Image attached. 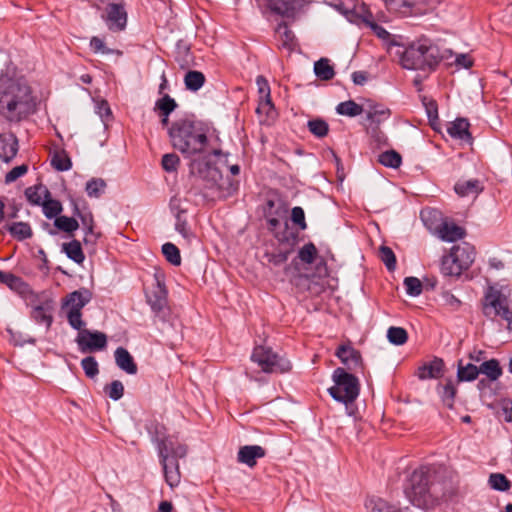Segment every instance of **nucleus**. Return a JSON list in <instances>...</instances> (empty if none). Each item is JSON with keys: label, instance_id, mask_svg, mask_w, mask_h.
Masks as SVG:
<instances>
[{"label": "nucleus", "instance_id": "nucleus-1", "mask_svg": "<svg viewBox=\"0 0 512 512\" xmlns=\"http://www.w3.org/2000/svg\"><path fill=\"white\" fill-rule=\"evenodd\" d=\"M172 146L185 158L202 157L207 152V129L198 121L190 118L178 119L168 131Z\"/></svg>", "mask_w": 512, "mask_h": 512}, {"label": "nucleus", "instance_id": "nucleus-2", "mask_svg": "<svg viewBox=\"0 0 512 512\" xmlns=\"http://www.w3.org/2000/svg\"><path fill=\"white\" fill-rule=\"evenodd\" d=\"M33 108L30 87L13 78L0 79V112L9 121H19Z\"/></svg>", "mask_w": 512, "mask_h": 512}, {"label": "nucleus", "instance_id": "nucleus-3", "mask_svg": "<svg viewBox=\"0 0 512 512\" xmlns=\"http://www.w3.org/2000/svg\"><path fill=\"white\" fill-rule=\"evenodd\" d=\"M397 53L400 55V64L408 70H432L442 58L439 48L428 39L414 42Z\"/></svg>", "mask_w": 512, "mask_h": 512}, {"label": "nucleus", "instance_id": "nucleus-4", "mask_svg": "<svg viewBox=\"0 0 512 512\" xmlns=\"http://www.w3.org/2000/svg\"><path fill=\"white\" fill-rule=\"evenodd\" d=\"M511 291L507 286L488 285L481 300L483 315L488 319L504 318L511 314Z\"/></svg>", "mask_w": 512, "mask_h": 512}, {"label": "nucleus", "instance_id": "nucleus-5", "mask_svg": "<svg viewBox=\"0 0 512 512\" xmlns=\"http://www.w3.org/2000/svg\"><path fill=\"white\" fill-rule=\"evenodd\" d=\"M429 483L430 475L427 468L421 467L413 471L404 487V494L412 505L427 508L433 504Z\"/></svg>", "mask_w": 512, "mask_h": 512}, {"label": "nucleus", "instance_id": "nucleus-6", "mask_svg": "<svg viewBox=\"0 0 512 512\" xmlns=\"http://www.w3.org/2000/svg\"><path fill=\"white\" fill-rule=\"evenodd\" d=\"M332 380L334 385L328 389V392L335 401L347 407L358 398L360 383L355 375L338 367L332 373Z\"/></svg>", "mask_w": 512, "mask_h": 512}, {"label": "nucleus", "instance_id": "nucleus-7", "mask_svg": "<svg viewBox=\"0 0 512 512\" xmlns=\"http://www.w3.org/2000/svg\"><path fill=\"white\" fill-rule=\"evenodd\" d=\"M239 183L229 177H223L216 167L208 166L204 176V196L211 200H221L232 196Z\"/></svg>", "mask_w": 512, "mask_h": 512}, {"label": "nucleus", "instance_id": "nucleus-8", "mask_svg": "<svg viewBox=\"0 0 512 512\" xmlns=\"http://www.w3.org/2000/svg\"><path fill=\"white\" fill-rule=\"evenodd\" d=\"M92 299V293L87 288L75 290L66 295L62 300V309L66 310V317L69 325L73 329H80L86 326L82 319V308Z\"/></svg>", "mask_w": 512, "mask_h": 512}, {"label": "nucleus", "instance_id": "nucleus-9", "mask_svg": "<svg viewBox=\"0 0 512 512\" xmlns=\"http://www.w3.org/2000/svg\"><path fill=\"white\" fill-rule=\"evenodd\" d=\"M251 360L257 363L265 373H287L291 370V362L284 356L265 346L255 347Z\"/></svg>", "mask_w": 512, "mask_h": 512}, {"label": "nucleus", "instance_id": "nucleus-10", "mask_svg": "<svg viewBox=\"0 0 512 512\" xmlns=\"http://www.w3.org/2000/svg\"><path fill=\"white\" fill-rule=\"evenodd\" d=\"M157 450L166 483L172 488L176 487L180 483L181 474L178 461H176V459H170L168 441L157 440Z\"/></svg>", "mask_w": 512, "mask_h": 512}, {"label": "nucleus", "instance_id": "nucleus-11", "mask_svg": "<svg viewBox=\"0 0 512 512\" xmlns=\"http://www.w3.org/2000/svg\"><path fill=\"white\" fill-rule=\"evenodd\" d=\"M76 330L78 331V335L75 341L82 353L100 351L106 348L107 336L105 333L97 330L91 331L85 329V327Z\"/></svg>", "mask_w": 512, "mask_h": 512}, {"label": "nucleus", "instance_id": "nucleus-12", "mask_svg": "<svg viewBox=\"0 0 512 512\" xmlns=\"http://www.w3.org/2000/svg\"><path fill=\"white\" fill-rule=\"evenodd\" d=\"M275 237L280 244L289 245L290 249H277L273 251H266L264 254V258L269 264L273 266H281L288 260V257L292 252L293 247L297 244L298 234L294 232L285 231L284 233L276 234Z\"/></svg>", "mask_w": 512, "mask_h": 512}, {"label": "nucleus", "instance_id": "nucleus-13", "mask_svg": "<svg viewBox=\"0 0 512 512\" xmlns=\"http://www.w3.org/2000/svg\"><path fill=\"white\" fill-rule=\"evenodd\" d=\"M106 23L110 30H124L127 24V12L122 4L110 3L106 8Z\"/></svg>", "mask_w": 512, "mask_h": 512}, {"label": "nucleus", "instance_id": "nucleus-14", "mask_svg": "<svg viewBox=\"0 0 512 512\" xmlns=\"http://www.w3.org/2000/svg\"><path fill=\"white\" fill-rule=\"evenodd\" d=\"M267 7L275 14L293 18L302 8V0H266Z\"/></svg>", "mask_w": 512, "mask_h": 512}, {"label": "nucleus", "instance_id": "nucleus-15", "mask_svg": "<svg viewBox=\"0 0 512 512\" xmlns=\"http://www.w3.org/2000/svg\"><path fill=\"white\" fill-rule=\"evenodd\" d=\"M336 356L348 370L357 371L362 368L361 354L351 346L341 345L336 351Z\"/></svg>", "mask_w": 512, "mask_h": 512}, {"label": "nucleus", "instance_id": "nucleus-16", "mask_svg": "<svg viewBox=\"0 0 512 512\" xmlns=\"http://www.w3.org/2000/svg\"><path fill=\"white\" fill-rule=\"evenodd\" d=\"M450 255L460 267L467 270L475 260V249L470 244L464 242L461 245L454 246L451 249Z\"/></svg>", "mask_w": 512, "mask_h": 512}, {"label": "nucleus", "instance_id": "nucleus-17", "mask_svg": "<svg viewBox=\"0 0 512 512\" xmlns=\"http://www.w3.org/2000/svg\"><path fill=\"white\" fill-rule=\"evenodd\" d=\"M265 455L266 451L263 447L259 445H245L240 447L237 461L252 468L256 465L257 459L263 458Z\"/></svg>", "mask_w": 512, "mask_h": 512}, {"label": "nucleus", "instance_id": "nucleus-18", "mask_svg": "<svg viewBox=\"0 0 512 512\" xmlns=\"http://www.w3.org/2000/svg\"><path fill=\"white\" fill-rule=\"evenodd\" d=\"M444 374V361L435 357L430 362L424 363L418 368L417 376L420 380L438 379Z\"/></svg>", "mask_w": 512, "mask_h": 512}, {"label": "nucleus", "instance_id": "nucleus-19", "mask_svg": "<svg viewBox=\"0 0 512 512\" xmlns=\"http://www.w3.org/2000/svg\"><path fill=\"white\" fill-rule=\"evenodd\" d=\"M147 302L155 313L161 312L167 305V291L159 282L146 294Z\"/></svg>", "mask_w": 512, "mask_h": 512}, {"label": "nucleus", "instance_id": "nucleus-20", "mask_svg": "<svg viewBox=\"0 0 512 512\" xmlns=\"http://www.w3.org/2000/svg\"><path fill=\"white\" fill-rule=\"evenodd\" d=\"M391 112L388 108H384L381 105H374L369 108L366 114L367 120L371 124H375V127L371 128V134L373 136H377L378 141H380V132L378 131V126L388 120L390 117Z\"/></svg>", "mask_w": 512, "mask_h": 512}, {"label": "nucleus", "instance_id": "nucleus-21", "mask_svg": "<svg viewBox=\"0 0 512 512\" xmlns=\"http://www.w3.org/2000/svg\"><path fill=\"white\" fill-rule=\"evenodd\" d=\"M256 84L260 95V102L256 111L258 113L264 111L266 114H269V111L273 110L274 106L271 101L270 86L268 81L263 76H258L256 79Z\"/></svg>", "mask_w": 512, "mask_h": 512}, {"label": "nucleus", "instance_id": "nucleus-22", "mask_svg": "<svg viewBox=\"0 0 512 512\" xmlns=\"http://www.w3.org/2000/svg\"><path fill=\"white\" fill-rule=\"evenodd\" d=\"M115 362L117 366L125 371L127 374L134 375L137 373L138 368L132 355L129 351L123 347H118L115 352Z\"/></svg>", "mask_w": 512, "mask_h": 512}, {"label": "nucleus", "instance_id": "nucleus-23", "mask_svg": "<svg viewBox=\"0 0 512 512\" xmlns=\"http://www.w3.org/2000/svg\"><path fill=\"white\" fill-rule=\"evenodd\" d=\"M469 126L470 124L467 119L457 118L449 125L447 132L454 139L470 142L472 137L469 132Z\"/></svg>", "mask_w": 512, "mask_h": 512}, {"label": "nucleus", "instance_id": "nucleus-24", "mask_svg": "<svg viewBox=\"0 0 512 512\" xmlns=\"http://www.w3.org/2000/svg\"><path fill=\"white\" fill-rule=\"evenodd\" d=\"M18 141L10 135H0V159L4 162H10L17 154Z\"/></svg>", "mask_w": 512, "mask_h": 512}, {"label": "nucleus", "instance_id": "nucleus-25", "mask_svg": "<svg viewBox=\"0 0 512 512\" xmlns=\"http://www.w3.org/2000/svg\"><path fill=\"white\" fill-rule=\"evenodd\" d=\"M454 190L460 197L477 196L483 191L481 182L477 179H471L466 181H458Z\"/></svg>", "mask_w": 512, "mask_h": 512}, {"label": "nucleus", "instance_id": "nucleus-26", "mask_svg": "<svg viewBox=\"0 0 512 512\" xmlns=\"http://www.w3.org/2000/svg\"><path fill=\"white\" fill-rule=\"evenodd\" d=\"M466 232L464 228L454 223H443L439 229L440 238L446 242H455L464 238Z\"/></svg>", "mask_w": 512, "mask_h": 512}, {"label": "nucleus", "instance_id": "nucleus-27", "mask_svg": "<svg viewBox=\"0 0 512 512\" xmlns=\"http://www.w3.org/2000/svg\"><path fill=\"white\" fill-rule=\"evenodd\" d=\"M437 393L445 407L453 409L457 389L452 380H448L446 384L437 385Z\"/></svg>", "mask_w": 512, "mask_h": 512}, {"label": "nucleus", "instance_id": "nucleus-28", "mask_svg": "<svg viewBox=\"0 0 512 512\" xmlns=\"http://www.w3.org/2000/svg\"><path fill=\"white\" fill-rule=\"evenodd\" d=\"M25 196L32 205H42L44 199L50 197V192L46 186L39 184L26 188Z\"/></svg>", "mask_w": 512, "mask_h": 512}, {"label": "nucleus", "instance_id": "nucleus-29", "mask_svg": "<svg viewBox=\"0 0 512 512\" xmlns=\"http://www.w3.org/2000/svg\"><path fill=\"white\" fill-rule=\"evenodd\" d=\"M62 251L66 256L77 264H82L85 260V255L81 247L80 241L73 239L70 242L62 244Z\"/></svg>", "mask_w": 512, "mask_h": 512}, {"label": "nucleus", "instance_id": "nucleus-30", "mask_svg": "<svg viewBox=\"0 0 512 512\" xmlns=\"http://www.w3.org/2000/svg\"><path fill=\"white\" fill-rule=\"evenodd\" d=\"M6 229L11 236L18 241H23L32 237L31 226L26 222H13L11 224H7Z\"/></svg>", "mask_w": 512, "mask_h": 512}, {"label": "nucleus", "instance_id": "nucleus-31", "mask_svg": "<svg viewBox=\"0 0 512 512\" xmlns=\"http://www.w3.org/2000/svg\"><path fill=\"white\" fill-rule=\"evenodd\" d=\"M484 374L490 381L498 380L503 371L497 359H490L479 366V374Z\"/></svg>", "mask_w": 512, "mask_h": 512}, {"label": "nucleus", "instance_id": "nucleus-32", "mask_svg": "<svg viewBox=\"0 0 512 512\" xmlns=\"http://www.w3.org/2000/svg\"><path fill=\"white\" fill-rule=\"evenodd\" d=\"M276 33L279 36L280 45L289 51L293 50L295 46V35L288 28L285 22H281L277 25Z\"/></svg>", "mask_w": 512, "mask_h": 512}, {"label": "nucleus", "instance_id": "nucleus-33", "mask_svg": "<svg viewBox=\"0 0 512 512\" xmlns=\"http://www.w3.org/2000/svg\"><path fill=\"white\" fill-rule=\"evenodd\" d=\"M314 73L322 81H329L335 76L334 67L327 58H321L314 63Z\"/></svg>", "mask_w": 512, "mask_h": 512}, {"label": "nucleus", "instance_id": "nucleus-34", "mask_svg": "<svg viewBox=\"0 0 512 512\" xmlns=\"http://www.w3.org/2000/svg\"><path fill=\"white\" fill-rule=\"evenodd\" d=\"M479 375V367L472 363L463 365L462 360L458 362L457 378L460 382H470L475 380Z\"/></svg>", "mask_w": 512, "mask_h": 512}, {"label": "nucleus", "instance_id": "nucleus-35", "mask_svg": "<svg viewBox=\"0 0 512 512\" xmlns=\"http://www.w3.org/2000/svg\"><path fill=\"white\" fill-rule=\"evenodd\" d=\"M184 83L186 89L196 92L204 85L205 76L200 71L190 70L185 74Z\"/></svg>", "mask_w": 512, "mask_h": 512}, {"label": "nucleus", "instance_id": "nucleus-36", "mask_svg": "<svg viewBox=\"0 0 512 512\" xmlns=\"http://www.w3.org/2000/svg\"><path fill=\"white\" fill-rule=\"evenodd\" d=\"M32 318L38 324H44L49 329L53 322V317L50 308L44 305H37L33 308L31 313Z\"/></svg>", "mask_w": 512, "mask_h": 512}, {"label": "nucleus", "instance_id": "nucleus-37", "mask_svg": "<svg viewBox=\"0 0 512 512\" xmlns=\"http://www.w3.org/2000/svg\"><path fill=\"white\" fill-rule=\"evenodd\" d=\"M317 258L318 250L312 242L306 243L299 249L297 254V259L303 264H313Z\"/></svg>", "mask_w": 512, "mask_h": 512}, {"label": "nucleus", "instance_id": "nucleus-38", "mask_svg": "<svg viewBox=\"0 0 512 512\" xmlns=\"http://www.w3.org/2000/svg\"><path fill=\"white\" fill-rule=\"evenodd\" d=\"M336 112L340 115L355 117L363 112V107L353 100L339 103L336 106Z\"/></svg>", "mask_w": 512, "mask_h": 512}, {"label": "nucleus", "instance_id": "nucleus-39", "mask_svg": "<svg viewBox=\"0 0 512 512\" xmlns=\"http://www.w3.org/2000/svg\"><path fill=\"white\" fill-rule=\"evenodd\" d=\"M464 269L456 263L451 255L444 256L441 261V272L445 276H460Z\"/></svg>", "mask_w": 512, "mask_h": 512}, {"label": "nucleus", "instance_id": "nucleus-40", "mask_svg": "<svg viewBox=\"0 0 512 512\" xmlns=\"http://www.w3.org/2000/svg\"><path fill=\"white\" fill-rule=\"evenodd\" d=\"M388 341L397 346L404 345L408 340V333L402 327L391 326L387 330Z\"/></svg>", "mask_w": 512, "mask_h": 512}, {"label": "nucleus", "instance_id": "nucleus-41", "mask_svg": "<svg viewBox=\"0 0 512 512\" xmlns=\"http://www.w3.org/2000/svg\"><path fill=\"white\" fill-rule=\"evenodd\" d=\"M106 188V182L102 178H92L86 183L85 191L91 198L100 197Z\"/></svg>", "mask_w": 512, "mask_h": 512}, {"label": "nucleus", "instance_id": "nucleus-42", "mask_svg": "<svg viewBox=\"0 0 512 512\" xmlns=\"http://www.w3.org/2000/svg\"><path fill=\"white\" fill-rule=\"evenodd\" d=\"M54 225L59 230L72 234L79 228L78 221L73 217L58 216L55 218Z\"/></svg>", "mask_w": 512, "mask_h": 512}, {"label": "nucleus", "instance_id": "nucleus-43", "mask_svg": "<svg viewBox=\"0 0 512 512\" xmlns=\"http://www.w3.org/2000/svg\"><path fill=\"white\" fill-rule=\"evenodd\" d=\"M51 165L54 169L57 171H67L71 169L72 162L70 157L66 154L65 151H60L54 153L52 159H51Z\"/></svg>", "mask_w": 512, "mask_h": 512}, {"label": "nucleus", "instance_id": "nucleus-44", "mask_svg": "<svg viewBox=\"0 0 512 512\" xmlns=\"http://www.w3.org/2000/svg\"><path fill=\"white\" fill-rule=\"evenodd\" d=\"M378 161L389 168H398L401 165V155L395 150H389L379 155Z\"/></svg>", "mask_w": 512, "mask_h": 512}, {"label": "nucleus", "instance_id": "nucleus-45", "mask_svg": "<svg viewBox=\"0 0 512 512\" xmlns=\"http://www.w3.org/2000/svg\"><path fill=\"white\" fill-rule=\"evenodd\" d=\"M43 213L48 219L56 218L62 211V204L55 199L48 197L44 199L42 205Z\"/></svg>", "mask_w": 512, "mask_h": 512}, {"label": "nucleus", "instance_id": "nucleus-46", "mask_svg": "<svg viewBox=\"0 0 512 512\" xmlns=\"http://www.w3.org/2000/svg\"><path fill=\"white\" fill-rule=\"evenodd\" d=\"M162 253L164 254L166 260L172 265L178 266L181 264L180 251L173 243L167 242L163 244Z\"/></svg>", "mask_w": 512, "mask_h": 512}, {"label": "nucleus", "instance_id": "nucleus-47", "mask_svg": "<svg viewBox=\"0 0 512 512\" xmlns=\"http://www.w3.org/2000/svg\"><path fill=\"white\" fill-rule=\"evenodd\" d=\"M309 131L318 138H323L328 134L329 125L323 119H313L308 121Z\"/></svg>", "mask_w": 512, "mask_h": 512}, {"label": "nucleus", "instance_id": "nucleus-48", "mask_svg": "<svg viewBox=\"0 0 512 512\" xmlns=\"http://www.w3.org/2000/svg\"><path fill=\"white\" fill-rule=\"evenodd\" d=\"M488 482L490 487L497 491H507L511 487L510 481L501 473H492Z\"/></svg>", "mask_w": 512, "mask_h": 512}, {"label": "nucleus", "instance_id": "nucleus-49", "mask_svg": "<svg viewBox=\"0 0 512 512\" xmlns=\"http://www.w3.org/2000/svg\"><path fill=\"white\" fill-rule=\"evenodd\" d=\"M177 107L176 101L168 94L157 100L156 108L160 110L161 116H169Z\"/></svg>", "mask_w": 512, "mask_h": 512}, {"label": "nucleus", "instance_id": "nucleus-50", "mask_svg": "<svg viewBox=\"0 0 512 512\" xmlns=\"http://www.w3.org/2000/svg\"><path fill=\"white\" fill-rule=\"evenodd\" d=\"M365 507L368 512H402L401 510L392 509L382 499H369L366 501Z\"/></svg>", "mask_w": 512, "mask_h": 512}, {"label": "nucleus", "instance_id": "nucleus-51", "mask_svg": "<svg viewBox=\"0 0 512 512\" xmlns=\"http://www.w3.org/2000/svg\"><path fill=\"white\" fill-rule=\"evenodd\" d=\"M367 25L372 29V31L375 33L377 37L380 39L387 41L389 45L399 46V44L395 41L394 38H392L391 34L383 28L381 25L373 22V21H366Z\"/></svg>", "mask_w": 512, "mask_h": 512}, {"label": "nucleus", "instance_id": "nucleus-52", "mask_svg": "<svg viewBox=\"0 0 512 512\" xmlns=\"http://www.w3.org/2000/svg\"><path fill=\"white\" fill-rule=\"evenodd\" d=\"M104 391L110 399L117 401L124 395V386L121 381L114 380L109 385L105 386Z\"/></svg>", "mask_w": 512, "mask_h": 512}, {"label": "nucleus", "instance_id": "nucleus-53", "mask_svg": "<svg viewBox=\"0 0 512 512\" xmlns=\"http://www.w3.org/2000/svg\"><path fill=\"white\" fill-rule=\"evenodd\" d=\"M81 367L85 372V375L89 378H94L99 373V365L93 356H87L82 359Z\"/></svg>", "mask_w": 512, "mask_h": 512}, {"label": "nucleus", "instance_id": "nucleus-54", "mask_svg": "<svg viewBox=\"0 0 512 512\" xmlns=\"http://www.w3.org/2000/svg\"><path fill=\"white\" fill-rule=\"evenodd\" d=\"M380 258L389 271H393L396 267V256L393 250L385 245H382L379 250Z\"/></svg>", "mask_w": 512, "mask_h": 512}, {"label": "nucleus", "instance_id": "nucleus-55", "mask_svg": "<svg viewBox=\"0 0 512 512\" xmlns=\"http://www.w3.org/2000/svg\"><path fill=\"white\" fill-rule=\"evenodd\" d=\"M162 440L168 441V453L170 455V459H178L184 458L187 454V447L184 444L178 443L174 444V442L169 438H163Z\"/></svg>", "mask_w": 512, "mask_h": 512}, {"label": "nucleus", "instance_id": "nucleus-56", "mask_svg": "<svg viewBox=\"0 0 512 512\" xmlns=\"http://www.w3.org/2000/svg\"><path fill=\"white\" fill-rule=\"evenodd\" d=\"M404 286L409 296L416 297L422 293V283L416 277H406L404 279Z\"/></svg>", "mask_w": 512, "mask_h": 512}, {"label": "nucleus", "instance_id": "nucleus-57", "mask_svg": "<svg viewBox=\"0 0 512 512\" xmlns=\"http://www.w3.org/2000/svg\"><path fill=\"white\" fill-rule=\"evenodd\" d=\"M180 159L175 153H167L162 157V168L166 172H175L179 166Z\"/></svg>", "mask_w": 512, "mask_h": 512}, {"label": "nucleus", "instance_id": "nucleus-58", "mask_svg": "<svg viewBox=\"0 0 512 512\" xmlns=\"http://www.w3.org/2000/svg\"><path fill=\"white\" fill-rule=\"evenodd\" d=\"M291 221L294 225L298 226L300 230L307 229V223L305 220V213L302 207L295 206L291 210Z\"/></svg>", "mask_w": 512, "mask_h": 512}, {"label": "nucleus", "instance_id": "nucleus-59", "mask_svg": "<svg viewBox=\"0 0 512 512\" xmlns=\"http://www.w3.org/2000/svg\"><path fill=\"white\" fill-rule=\"evenodd\" d=\"M419 0H388L386 2V6L389 10L399 11L401 13H406L405 10H401V8H411L413 7Z\"/></svg>", "mask_w": 512, "mask_h": 512}, {"label": "nucleus", "instance_id": "nucleus-60", "mask_svg": "<svg viewBox=\"0 0 512 512\" xmlns=\"http://www.w3.org/2000/svg\"><path fill=\"white\" fill-rule=\"evenodd\" d=\"M96 113L100 116L102 122L106 124L112 117V111L106 100H99L95 105Z\"/></svg>", "mask_w": 512, "mask_h": 512}, {"label": "nucleus", "instance_id": "nucleus-61", "mask_svg": "<svg viewBox=\"0 0 512 512\" xmlns=\"http://www.w3.org/2000/svg\"><path fill=\"white\" fill-rule=\"evenodd\" d=\"M175 217V230L179 232L185 239H189L192 236L188 227L186 215H179Z\"/></svg>", "mask_w": 512, "mask_h": 512}, {"label": "nucleus", "instance_id": "nucleus-62", "mask_svg": "<svg viewBox=\"0 0 512 512\" xmlns=\"http://www.w3.org/2000/svg\"><path fill=\"white\" fill-rule=\"evenodd\" d=\"M28 171V166L26 164H22L19 166H16L12 168L6 175H5V183L9 184L14 181H16L19 177L26 174Z\"/></svg>", "mask_w": 512, "mask_h": 512}, {"label": "nucleus", "instance_id": "nucleus-63", "mask_svg": "<svg viewBox=\"0 0 512 512\" xmlns=\"http://www.w3.org/2000/svg\"><path fill=\"white\" fill-rule=\"evenodd\" d=\"M83 230H84V238H83L84 244L92 245V246L95 245L97 240L100 237V233H98L94 230V225L85 227V228H83Z\"/></svg>", "mask_w": 512, "mask_h": 512}, {"label": "nucleus", "instance_id": "nucleus-64", "mask_svg": "<svg viewBox=\"0 0 512 512\" xmlns=\"http://www.w3.org/2000/svg\"><path fill=\"white\" fill-rule=\"evenodd\" d=\"M169 207L174 216L186 215L187 213V209L182 205V200L177 196L170 199Z\"/></svg>", "mask_w": 512, "mask_h": 512}]
</instances>
